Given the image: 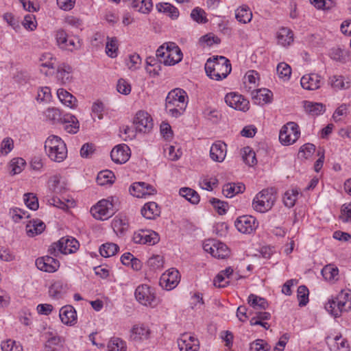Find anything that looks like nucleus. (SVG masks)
I'll return each mask as SVG.
<instances>
[{
    "label": "nucleus",
    "mask_w": 351,
    "mask_h": 351,
    "mask_svg": "<svg viewBox=\"0 0 351 351\" xmlns=\"http://www.w3.org/2000/svg\"><path fill=\"white\" fill-rule=\"evenodd\" d=\"M234 226L239 232L243 234H251L257 228L258 223L252 215H243L236 219Z\"/></svg>",
    "instance_id": "obj_11"
},
{
    "label": "nucleus",
    "mask_w": 351,
    "mask_h": 351,
    "mask_svg": "<svg viewBox=\"0 0 351 351\" xmlns=\"http://www.w3.org/2000/svg\"><path fill=\"white\" fill-rule=\"evenodd\" d=\"M118 51V40L117 38L107 37V42L106 44V52L107 55L111 58H115L117 56Z\"/></svg>",
    "instance_id": "obj_44"
},
{
    "label": "nucleus",
    "mask_w": 351,
    "mask_h": 351,
    "mask_svg": "<svg viewBox=\"0 0 351 351\" xmlns=\"http://www.w3.org/2000/svg\"><path fill=\"white\" fill-rule=\"evenodd\" d=\"M62 347V339L60 336L49 338L45 344V351H58Z\"/></svg>",
    "instance_id": "obj_41"
},
{
    "label": "nucleus",
    "mask_w": 351,
    "mask_h": 351,
    "mask_svg": "<svg viewBox=\"0 0 351 351\" xmlns=\"http://www.w3.org/2000/svg\"><path fill=\"white\" fill-rule=\"evenodd\" d=\"M225 102L235 110L246 111L249 108V101L245 99L242 95L235 93H228L225 97Z\"/></svg>",
    "instance_id": "obj_16"
},
{
    "label": "nucleus",
    "mask_w": 351,
    "mask_h": 351,
    "mask_svg": "<svg viewBox=\"0 0 351 351\" xmlns=\"http://www.w3.org/2000/svg\"><path fill=\"white\" fill-rule=\"evenodd\" d=\"M133 123L138 132L147 133L153 128L151 116L145 111H138L134 119Z\"/></svg>",
    "instance_id": "obj_13"
},
{
    "label": "nucleus",
    "mask_w": 351,
    "mask_h": 351,
    "mask_svg": "<svg viewBox=\"0 0 351 351\" xmlns=\"http://www.w3.org/2000/svg\"><path fill=\"white\" fill-rule=\"evenodd\" d=\"M276 197L271 189H264L258 193L253 199L252 206L260 213H265L274 206Z\"/></svg>",
    "instance_id": "obj_7"
},
{
    "label": "nucleus",
    "mask_w": 351,
    "mask_h": 351,
    "mask_svg": "<svg viewBox=\"0 0 351 351\" xmlns=\"http://www.w3.org/2000/svg\"><path fill=\"white\" fill-rule=\"evenodd\" d=\"M328 344L331 351H348V341L341 336H336L333 339H328Z\"/></svg>",
    "instance_id": "obj_25"
},
{
    "label": "nucleus",
    "mask_w": 351,
    "mask_h": 351,
    "mask_svg": "<svg viewBox=\"0 0 351 351\" xmlns=\"http://www.w3.org/2000/svg\"><path fill=\"white\" fill-rule=\"evenodd\" d=\"M179 193L193 204H197L200 200L199 194L191 188H182L180 189Z\"/></svg>",
    "instance_id": "obj_39"
},
{
    "label": "nucleus",
    "mask_w": 351,
    "mask_h": 351,
    "mask_svg": "<svg viewBox=\"0 0 351 351\" xmlns=\"http://www.w3.org/2000/svg\"><path fill=\"white\" fill-rule=\"evenodd\" d=\"M149 328L143 324H137L132 327L130 332V339L138 343L149 339L150 336Z\"/></svg>",
    "instance_id": "obj_20"
},
{
    "label": "nucleus",
    "mask_w": 351,
    "mask_h": 351,
    "mask_svg": "<svg viewBox=\"0 0 351 351\" xmlns=\"http://www.w3.org/2000/svg\"><path fill=\"white\" fill-rule=\"evenodd\" d=\"M300 135L298 125L294 122H289L281 128L279 140L284 145H291L298 139Z\"/></svg>",
    "instance_id": "obj_8"
},
{
    "label": "nucleus",
    "mask_w": 351,
    "mask_h": 351,
    "mask_svg": "<svg viewBox=\"0 0 351 351\" xmlns=\"http://www.w3.org/2000/svg\"><path fill=\"white\" fill-rule=\"evenodd\" d=\"M330 56L332 60L335 61L344 63L346 62V59L348 57V53L346 51L340 48H333L330 50Z\"/></svg>",
    "instance_id": "obj_50"
},
{
    "label": "nucleus",
    "mask_w": 351,
    "mask_h": 351,
    "mask_svg": "<svg viewBox=\"0 0 351 351\" xmlns=\"http://www.w3.org/2000/svg\"><path fill=\"white\" fill-rule=\"evenodd\" d=\"M209 202L219 215H224L226 213L228 208V203L215 197L211 198Z\"/></svg>",
    "instance_id": "obj_57"
},
{
    "label": "nucleus",
    "mask_w": 351,
    "mask_h": 351,
    "mask_svg": "<svg viewBox=\"0 0 351 351\" xmlns=\"http://www.w3.org/2000/svg\"><path fill=\"white\" fill-rule=\"evenodd\" d=\"M325 308L335 317L341 316L343 312L351 310V291L342 290L336 297L328 300L325 304Z\"/></svg>",
    "instance_id": "obj_3"
},
{
    "label": "nucleus",
    "mask_w": 351,
    "mask_h": 351,
    "mask_svg": "<svg viewBox=\"0 0 351 351\" xmlns=\"http://www.w3.org/2000/svg\"><path fill=\"white\" fill-rule=\"evenodd\" d=\"M133 241L135 243L153 245L159 242L160 237L155 231L151 230H140L134 233Z\"/></svg>",
    "instance_id": "obj_12"
},
{
    "label": "nucleus",
    "mask_w": 351,
    "mask_h": 351,
    "mask_svg": "<svg viewBox=\"0 0 351 351\" xmlns=\"http://www.w3.org/2000/svg\"><path fill=\"white\" fill-rule=\"evenodd\" d=\"M235 16L238 21L245 24L251 21L252 13L247 5H242L236 10Z\"/></svg>",
    "instance_id": "obj_34"
},
{
    "label": "nucleus",
    "mask_w": 351,
    "mask_h": 351,
    "mask_svg": "<svg viewBox=\"0 0 351 351\" xmlns=\"http://www.w3.org/2000/svg\"><path fill=\"white\" fill-rule=\"evenodd\" d=\"M276 71L278 77L283 81L289 80L291 74V69L288 64L280 62L276 67Z\"/></svg>",
    "instance_id": "obj_47"
},
{
    "label": "nucleus",
    "mask_w": 351,
    "mask_h": 351,
    "mask_svg": "<svg viewBox=\"0 0 351 351\" xmlns=\"http://www.w3.org/2000/svg\"><path fill=\"white\" fill-rule=\"evenodd\" d=\"M180 280L179 271L172 268L161 276L160 285L167 290H171L178 285Z\"/></svg>",
    "instance_id": "obj_15"
},
{
    "label": "nucleus",
    "mask_w": 351,
    "mask_h": 351,
    "mask_svg": "<svg viewBox=\"0 0 351 351\" xmlns=\"http://www.w3.org/2000/svg\"><path fill=\"white\" fill-rule=\"evenodd\" d=\"M65 289L66 286L62 281H56L50 286L49 289V296L54 299H59L65 293Z\"/></svg>",
    "instance_id": "obj_37"
},
{
    "label": "nucleus",
    "mask_w": 351,
    "mask_h": 351,
    "mask_svg": "<svg viewBox=\"0 0 351 351\" xmlns=\"http://www.w3.org/2000/svg\"><path fill=\"white\" fill-rule=\"evenodd\" d=\"M230 251L226 244L217 241L215 243L213 256L217 258H225L228 256Z\"/></svg>",
    "instance_id": "obj_48"
},
{
    "label": "nucleus",
    "mask_w": 351,
    "mask_h": 351,
    "mask_svg": "<svg viewBox=\"0 0 351 351\" xmlns=\"http://www.w3.org/2000/svg\"><path fill=\"white\" fill-rule=\"evenodd\" d=\"M304 108L305 111L312 115L317 116L325 112V106L321 103H315L309 101H304Z\"/></svg>",
    "instance_id": "obj_32"
},
{
    "label": "nucleus",
    "mask_w": 351,
    "mask_h": 351,
    "mask_svg": "<svg viewBox=\"0 0 351 351\" xmlns=\"http://www.w3.org/2000/svg\"><path fill=\"white\" fill-rule=\"evenodd\" d=\"M161 45L156 52L158 60L165 65L171 66L180 62L182 59V53L173 43Z\"/></svg>",
    "instance_id": "obj_5"
},
{
    "label": "nucleus",
    "mask_w": 351,
    "mask_h": 351,
    "mask_svg": "<svg viewBox=\"0 0 351 351\" xmlns=\"http://www.w3.org/2000/svg\"><path fill=\"white\" fill-rule=\"evenodd\" d=\"M156 8L159 12L167 14L172 19H176L179 16L178 8L169 3H159Z\"/></svg>",
    "instance_id": "obj_35"
},
{
    "label": "nucleus",
    "mask_w": 351,
    "mask_h": 351,
    "mask_svg": "<svg viewBox=\"0 0 351 351\" xmlns=\"http://www.w3.org/2000/svg\"><path fill=\"white\" fill-rule=\"evenodd\" d=\"M245 186L242 183H228L223 187V193L226 197H232L235 195L243 193Z\"/></svg>",
    "instance_id": "obj_28"
},
{
    "label": "nucleus",
    "mask_w": 351,
    "mask_h": 351,
    "mask_svg": "<svg viewBox=\"0 0 351 351\" xmlns=\"http://www.w3.org/2000/svg\"><path fill=\"white\" fill-rule=\"evenodd\" d=\"M142 215L147 219H154L160 214L158 205L154 202L146 203L141 209Z\"/></svg>",
    "instance_id": "obj_23"
},
{
    "label": "nucleus",
    "mask_w": 351,
    "mask_h": 351,
    "mask_svg": "<svg viewBox=\"0 0 351 351\" xmlns=\"http://www.w3.org/2000/svg\"><path fill=\"white\" fill-rule=\"evenodd\" d=\"M136 300L143 305L154 307L157 304V300L154 289L147 285L137 287L135 291Z\"/></svg>",
    "instance_id": "obj_9"
},
{
    "label": "nucleus",
    "mask_w": 351,
    "mask_h": 351,
    "mask_svg": "<svg viewBox=\"0 0 351 351\" xmlns=\"http://www.w3.org/2000/svg\"><path fill=\"white\" fill-rule=\"evenodd\" d=\"M137 132L138 131L136 130V128L134 129L128 125H124L121 130L120 136L125 141L133 140L135 138Z\"/></svg>",
    "instance_id": "obj_59"
},
{
    "label": "nucleus",
    "mask_w": 351,
    "mask_h": 351,
    "mask_svg": "<svg viewBox=\"0 0 351 351\" xmlns=\"http://www.w3.org/2000/svg\"><path fill=\"white\" fill-rule=\"evenodd\" d=\"M45 150L49 158L57 162L63 161L67 155L64 142L58 136L51 135L45 142Z\"/></svg>",
    "instance_id": "obj_4"
},
{
    "label": "nucleus",
    "mask_w": 351,
    "mask_h": 351,
    "mask_svg": "<svg viewBox=\"0 0 351 351\" xmlns=\"http://www.w3.org/2000/svg\"><path fill=\"white\" fill-rule=\"evenodd\" d=\"M315 152V146L312 143H306L303 145L299 152L300 157L305 159L310 158Z\"/></svg>",
    "instance_id": "obj_60"
},
{
    "label": "nucleus",
    "mask_w": 351,
    "mask_h": 351,
    "mask_svg": "<svg viewBox=\"0 0 351 351\" xmlns=\"http://www.w3.org/2000/svg\"><path fill=\"white\" fill-rule=\"evenodd\" d=\"M26 162L22 158H16L12 159L10 163V173L12 175L20 173L23 171Z\"/></svg>",
    "instance_id": "obj_53"
},
{
    "label": "nucleus",
    "mask_w": 351,
    "mask_h": 351,
    "mask_svg": "<svg viewBox=\"0 0 351 351\" xmlns=\"http://www.w3.org/2000/svg\"><path fill=\"white\" fill-rule=\"evenodd\" d=\"M108 351H126L125 342L119 338H112L108 344Z\"/></svg>",
    "instance_id": "obj_52"
},
{
    "label": "nucleus",
    "mask_w": 351,
    "mask_h": 351,
    "mask_svg": "<svg viewBox=\"0 0 351 351\" xmlns=\"http://www.w3.org/2000/svg\"><path fill=\"white\" fill-rule=\"evenodd\" d=\"M45 114L46 118L53 123H62L63 121V117H62L60 111L58 108H49L45 110Z\"/></svg>",
    "instance_id": "obj_49"
},
{
    "label": "nucleus",
    "mask_w": 351,
    "mask_h": 351,
    "mask_svg": "<svg viewBox=\"0 0 351 351\" xmlns=\"http://www.w3.org/2000/svg\"><path fill=\"white\" fill-rule=\"evenodd\" d=\"M2 351H22V348L15 341L8 339L1 345Z\"/></svg>",
    "instance_id": "obj_63"
},
{
    "label": "nucleus",
    "mask_w": 351,
    "mask_h": 351,
    "mask_svg": "<svg viewBox=\"0 0 351 351\" xmlns=\"http://www.w3.org/2000/svg\"><path fill=\"white\" fill-rule=\"evenodd\" d=\"M72 69L71 67L65 64L60 65L58 68L57 77L62 84H66L71 82Z\"/></svg>",
    "instance_id": "obj_30"
},
{
    "label": "nucleus",
    "mask_w": 351,
    "mask_h": 351,
    "mask_svg": "<svg viewBox=\"0 0 351 351\" xmlns=\"http://www.w3.org/2000/svg\"><path fill=\"white\" fill-rule=\"evenodd\" d=\"M309 291L307 287L304 285H300L298 288L297 297L299 301V306H306L308 302Z\"/></svg>",
    "instance_id": "obj_51"
},
{
    "label": "nucleus",
    "mask_w": 351,
    "mask_h": 351,
    "mask_svg": "<svg viewBox=\"0 0 351 351\" xmlns=\"http://www.w3.org/2000/svg\"><path fill=\"white\" fill-rule=\"evenodd\" d=\"M178 346L180 351H197L199 341L189 333H184L178 339Z\"/></svg>",
    "instance_id": "obj_17"
},
{
    "label": "nucleus",
    "mask_w": 351,
    "mask_h": 351,
    "mask_svg": "<svg viewBox=\"0 0 351 351\" xmlns=\"http://www.w3.org/2000/svg\"><path fill=\"white\" fill-rule=\"evenodd\" d=\"M79 246L80 243L75 238L64 237L49 246L48 253L53 256H58L60 254H72L78 250Z\"/></svg>",
    "instance_id": "obj_6"
},
{
    "label": "nucleus",
    "mask_w": 351,
    "mask_h": 351,
    "mask_svg": "<svg viewBox=\"0 0 351 351\" xmlns=\"http://www.w3.org/2000/svg\"><path fill=\"white\" fill-rule=\"evenodd\" d=\"M24 202L27 207L32 210H36L38 208V200L37 197L32 193H25L24 195Z\"/></svg>",
    "instance_id": "obj_54"
},
{
    "label": "nucleus",
    "mask_w": 351,
    "mask_h": 351,
    "mask_svg": "<svg viewBox=\"0 0 351 351\" xmlns=\"http://www.w3.org/2000/svg\"><path fill=\"white\" fill-rule=\"evenodd\" d=\"M119 246L113 243H106L103 244L99 248L100 254L104 257H110L114 256L118 251Z\"/></svg>",
    "instance_id": "obj_43"
},
{
    "label": "nucleus",
    "mask_w": 351,
    "mask_h": 351,
    "mask_svg": "<svg viewBox=\"0 0 351 351\" xmlns=\"http://www.w3.org/2000/svg\"><path fill=\"white\" fill-rule=\"evenodd\" d=\"M277 39L279 45L288 46L293 41V33L289 28L282 27L277 33Z\"/></svg>",
    "instance_id": "obj_27"
},
{
    "label": "nucleus",
    "mask_w": 351,
    "mask_h": 351,
    "mask_svg": "<svg viewBox=\"0 0 351 351\" xmlns=\"http://www.w3.org/2000/svg\"><path fill=\"white\" fill-rule=\"evenodd\" d=\"M131 6L139 12L148 14L152 9L153 3L152 0H131Z\"/></svg>",
    "instance_id": "obj_33"
},
{
    "label": "nucleus",
    "mask_w": 351,
    "mask_h": 351,
    "mask_svg": "<svg viewBox=\"0 0 351 351\" xmlns=\"http://www.w3.org/2000/svg\"><path fill=\"white\" fill-rule=\"evenodd\" d=\"M62 123L64 124V130L69 133L75 134L79 130L80 123L74 115H64Z\"/></svg>",
    "instance_id": "obj_26"
},
{
    "label": "nucleus",
    "mask_w": 351,
    "mask_h": 351,
    "mask_svg": "<svg viewBox=\"0 0 351 351\" xmlns=\"http://www.w3.org/2000/svg\"><path fill=\"white\" fill-rule=\"evenodd\" d=\"M324 279L329 282H334L338 279L339 269L331 265H326L322 270Z\"/></svg>",
    "instance_id": "obj_40"
},
{
    "label": "nucleus",
    "mask_w": 351,
    "mask_h": 351,
    "mask_svg": "<svg viewBox=\"0 0 351 351\" xmlns=\"http://www.w3.org/2000/svg\"><path fill=\"white\" fill-rule=\"evenodd\" d=\"M339 217L343 222L351 223V204H344L342 206Z\"/></svg>",
    "instance_id": "obj_64"
},
{
    "label": "nucleus",
    "mask_w": 351,
    "mask_h": 351,
    "mask_svg": "<svg viewBox=\"0 0 351 351\" xmlns=\"http://www.w3.org/2000/svg\"><path fill=\"white\" fill-rule=\"evenodd\" d=\"M298 194L299 191L297 189L286 191L283 197L285 205L288 208L293 207L295 205Z\"/></svg>",
    "instance_id": "obj_46"
},
{
    "label": "nucleus",
    "mask_w": 351,
    "mask_h": 351,
    "mask_svg": "<svg viewBox=\"0 0 351 351\" xmlns=\"http://www.w3.org/2000/svg\"><path fill=\"white\" fill-rule=\"evenodd\" d=\"M230 60L223 56L209 58L205 64L206 75L211 79L221 80L231 72Z\"/></svg>",
    "instance_id": "obj_2"
},
{
    "label": "nucleus",
    "mask_w": 351,
    "mask_h": 351,
    "mask_svg": "<svg viewBox=\"0 0 351 351\" xmlns=\"http://www.w3.org/2000/svg\"><path fill=\"white\" fill-rule=\"evenodd\" d=\"M247 302L250 306L255 310H265L268 307V303L265 298L252 293L248 296Z\"/></svg>",
    "instance_id": "obj_36"
},
{
    "label": "nucleus",
    "mask_w": 351,
    "mask_h": 351,
    "mask_svg": "<svg viewBox=\"0 0 351 351\" xmlns=\"http://www.w3.org/2000/svg\"><path fill=\"white\" fill-rule=\"evenodd\" d=\"M329 84L336 90H346L351 86V82L348 77L342 75H333L329 78Z\"/></svg>",
    "instance_id": "obj_24"
},
{
    "label": "nucleus",
    "mask_w": 351,
    "mask_h": 351,
    "mask_svg": "<svg viewBox=\"0 0 351 351\" xmlns=\"http://www.w3.org/2000/svg\"><path fill=\"white\" fill-rule=\"evenodd\" d=\"M59 317L64 324L73 326L77 323V313L72 306L67 305L62 307Z\"/></svg>",
    "instance_id": "obj_22"
},
{
    "label": "nucleus",
    "mask_w": 351,
    "mask_h": 351,
    "mask_svg": "<svg viewBox=\"0 0 351 351\" xmlns=\"http://www.w3.org/2000/svg\"><path fill=\"white\" fill-rule=\"evenodd\" d=\"M242 158L245 163L251 167L254 166L257 162L256 154L250 147L243 148Z\"/></svg>",
    "instance_id": "obj_45"
},
{
    "label": "nucleus",
    "mask_w": 351,
    "mask_h": 351,
    "mask_svg": "<svg viewBox=\"0 0 351 351\" xmlns=\"http://www.w3.org/2000/svg\"><path fill=\"white\" fill-rule=\"evenodd\" d=\"M252 99L263 101L265 103H269L271 101L272 93L271 90L262 88V89H253L252 90Z\"/></svg>",
    "instance_id": "obj_38"
},
{
    "label": "nucleus",
    "mask_w": 351,
    "mask_h": 351,
    "mask_svg": "<svg viewBox=\"0 0 351 351\" xmlns=\"http://www.w3.org/2000/svg\"><path fill=\"white\" fill-rule=\"evenodd\" d=\"M250 351H269L270 346L263 339H257L250 344Z\"/></svg>",
    "instance_id": "obj_61"
},
{
    "label": "nucleus",
    "mask_w": 351,
    "mask_h": 351,
    "mask_svg": "<svg viewBox=\"0 0 351 351\" xmlns=\"http://www.w3.org/2000/svg\"><path fill=\"white\" fill-rule=\"evenodd\" d=\"M300 84L303 88L314 90L319 88L323 84L320 75L316 73H310L304 75L300 80Z\"/></svg>",
    "instance_id": "obj_19"
},
{
    "label": "nucleus",
    "mask_w": 351,
    "mask_h": 351,
    "mask_svg": "<svg viewBox=\"0 0 351 351\" xmlns=\"http://www.w3.org/2000/svg\"><path fill=\"white\" fill-rule=\"evenodd\" d=\"M55 257L50 254V256L38 258L36 260L37 268L40 271L49 273L56 271L60 267V263Z\"/></svg>",
    "instance_id": "obj_14"
},
{
    "label": "nucleus",
    "mask_w": 351,
    "mask_h": 351,
    "mask_svg": "<svg viewBox=\"0 0 351 351\" xmlns=\"http://www.w3.org/2000/svg\"><path fill=\"white\" fill-rule=\"evenodd\" d=\"M163 263V257L160 255H154L147 261V265L154 270L162 268Z\"/></svg>",
    "instance_id": "obj_62"
},
{
    "label": "nucleus",
    "mask_w": 351,
    "mask_h": 351,
    "mask_svg": "<svg viewBox=\"0 0 351 351\" xmlns=\"http://www.w3.org/2000/svg\"><path fill=\"white\" fill-rule=\"evenodd\" d=\"M186 93L180 88H176L169 93L166 97L165 110L173 117L182 115L187 106Z\"/></svg>",
    "instance_id": "obj_1"
},
{
    "label": "nucleus",
    "mask_w": 351,
    "mask_h": 351,
    "mask_svg": "<svg viewBox=\"0 0 351 351\" xmlns=\"http://www.w3.org/2000/svg\"><path fill=\"white\" fill-rule=\"evenodd\" d=\"M146 183L144 182H138L134 183L130 187V192L133 196H136L138 198L144 197V191Z\"/></svg>",
    "instance_id": "obj_55"
},
{
    "label": "nucleus",
    "mask_w": 351,
    "mask_h": 351,
    "mask_svg": "<svg viewBox=\"0 0 351 351\" xmlns=\"http://www.w3.org/2000/svg\"><path fill=\"white\" fill-rule=\"evenodd\" d=\"M49 187L51 191L56 193H60L64 189V187L61 183L60 179L58 176H54L50 178L49 181Z\"/></svg>",
    "instance_id": "obj_56"
},
{
    "label": "nucleus",
    "mask_w": 351,
    "mask_h": 351,
    "mask_svg": "<svg viewBox=\"0 0 351 351\" xmlns=\"http://www.w3.org/2000/svg\"><path fill=\"white\" fill-rule=\"evenodd\" d=\"M114 175L110 170L100 171L97 177V182L99 185L103 186L107 184H112L114 182Z\"/></svg>",
    "instance_id": "obj_42"
},
{
    "label": "nucleus",
    "mask_w": 351,
    "mask_h": 351,
    "mask_svg": "<svg viewBox=\"0 0 351 351\" xmlns=\"http://www.w3.org/2000/svg\"><path fill=\"white\" fill-rule=\"evenodd\" d=\"M191 16L195 21L199 23H206L207 22L206 12L200 8H195L191 13Z\"/></svg>",
    "instance_id": "obj_58"
},
{
    "label": "nucleus",
    "mask_w": 351,
    "mask_h": 351,
    "mask_svg": "<svg viewBox=\"0 0 351 351\" xmlns=\"http://www.w3.org/2000/svg\"><path fill=\"white\" fill-rule=\"evenodd\" d=\"M90 213L96 219H107L114 213L113 204L108 199H101L91 208Z\"/></svg>",
    "instance_id": "obj_10"
},
{
    "label": "nucleus",
    "mask_w": 351,
    "mask_h": 351,
    "mask_svg": "<svg viewBox=\"0 0 351 351\" xmlns=\"http://www.w3.org/2000/svg\"><path fill=\"white\" fill-rule=\"evenodd\" d=\"M226 152V144L218 141L212 145L210 150V156L213 161L220 162L224 160Z\"/></svg>",
    "instance_id": "obj_21"
},
{
    "label": "nucleus",
    "mask_w": 351,
    "mask_h": 351,
    "mask_svg": "<svg viewBox=\"0 0 351 351\" xmlns=\"http://www.w3.org/2000/svg\"><path fill=\"white\" fill-rule=\"evenodd\" d=\"M110 157L117 164L125 163L130 157V149L125 144L117 145L111 151Z\"/></svg>",
    "instance_id": "obj_18"
},
{
    "label": "nucleus",
    "mask_w": 351,
    "mask_h": 351,
    "mask_svg": "<svg viewBox=\"0 0 351 351\" xmlns=\"http://www.w3.org/2000/svg\"><path fill=\"white\" fill-rule=\"evenodd\" d=\"M45 228V224L38 220L29 221L26 225L25 230L27 236L34 237L41 234Z\"/></svg>",
    "instance_id": "obj_29"
},
{
    "label": "nucleus",
    "mask_w": 351,
    "mask_h": 351,
    "mask_svg": "<svg viewBox=\"0 0 351 351\" xmlns=\"http://www.w3.org/2000/svg\"><path fill=\"white\" fill-rule=\"evenodd\" d=\"M57 95L60 101L65 106L71 108L76 106V98L66 90L59 88L57 90Z\"/></svg>",
    "instance_id": "obj_31"
}]
</instances>
